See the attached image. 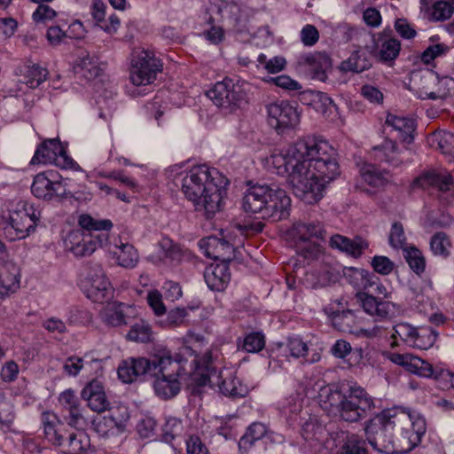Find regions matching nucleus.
Masks as SVG:
<instances>
[{"instance_id": "nucleus-53", "label": "nucleus", "mask_w": 454, "mask_h": 454, "mask_svg": "<svg viewBox=\"0 0 454 454\" xmlns=\"http://www.w3.org/2000/svg\"><path fill=\"white\" fill-rule=\"evenodd\" d=\"M182 431V422L176 418H169L162 427V437L165 442H171Z\"/></svg>"}, {"instance_id": "nucleus-19", "label": "nucleus", "mask_w": 454, "mask_h": 454, "mask_svg": "<svg viewBox=\"0 0 454 454\" xmlns=\"http://www.w3.org/2000/svg\"><path fill=\"white\" fill-rule=\"evenodd\" d=\"M20 287V269L8 260L6 247L0 241V295H7Z\"/></svg>"}, {"instance_id": "nucleus-34", "label": "nucleus", "mask_w": 454, "mask_h": 454, "mask_svg": "<svg viewBox=\"0 0 454 454\" xmlns=\"http://www.w3.org/2000/svg\"><path fill=\"white\" fill-rule=\"evenodd\" d=\"M302 63L306 74L314 80L325 82L327 72L331 68V59H303Z\"/></svg>"}, {"instance_id": "nucleus-4", "label": "nucleus", "mask_w": 454, "mask_h": 454, "mask_svg": "<svg viewBox=\"0 0 454 454\" xmlns=\"http://www.w3.org/2000/svg\"><path fill=\"white\" fill-rule=\"evenodd\" d=\"M243 209L258 214L261 218L278 222L289 216L291 199L286 192L275 184L250 185L242 198Z\"/></svg>"}, {"instance_id": "nucleus-21", "label": "nucleus", "mask_w": 454, "mask_h": 454, "mask_svg": "<svg viewBox=\"0 0 454 454\" xmlns=\"http://www.w3.org/2000/svg\"><path fill=\"white\" fill-rule=\"evenodd\" d=\"M59 160L67 161V152L59 139H48L43 142L35 153L31 163H54L59 165Z\"/></svg>"}, {"instance_id": "nucleus-64", "label": "nucleus", "mask_w": 454, "mask_h": 454, "mask_svg": "<svg viewBox=\"0 0 454 454\" xmlns=\"http://www.w3.org/2000/svg\"><path fill=\"white\" fill-rule=\"evenodd\" d=\"M438 146L442 153L454 156V134L443 133L438 140Z\"/></svg>"}, {"instance_id": "nucleus-42", "label": "nucleus", "mask_w": 454, "mask_h": 454, "mask_svg": "<svg viewBox=\"0 0 454 454\" xmlns=\"http://www.w3.org/2000/svg\"><path fill=\"white\" fill-rule=\"evenodd\" d=\"M337 454H368L366 442L356 434L348 436Z\"/></svg>"}, {"instance_id": "nucleus-5", "label": "nucleus", "mask_w": 454, "mask_h": 454, "mask_svg": "<svg viewBox=\"0 0 454 454\" xmlns=\"http://www.w3.org/2000/svg\"><path fill=\"white\" fill-rule=\"evenodd\" d=\"M406 411L400 409L382 411L364 426L366 440L378 452L383 454H403L401 436L394 438L395 432H400L399 427L409 423Z\"/></svg>"}, {"instance_id": "nucleus-2", "label": "nucleus", "mask_w": 454, "mask_h": 454, "mask_svg": "<svg viewBox=\"0 0 454 454\" xmlns=\"http://www.w3.org/2000/svg\"><path fill=\"white\" fill-rule=\"evenodd\" d=\"M229 180L215 168L193 167L182 180V191L196 211L207 218L222 210Z\"/></svg>"}, {"instance_id": "nucleus-17", "label": "nucleus", "mask_w": 454, "mask_h": 454, "mask_svg": "<svg viewBox=\"0 0 454 454\" xmlns=\"http://www.w3.org/2000/svg\"><path fill=\"white\" fill-rule=\"evenodd\" d=\"M52 176V172H43L35 176L31 185V192L36 198L44 200H52L67 195L65 185L62 182L53 181L51 178Z\"/></svg>"}, {"instance_id": "nucleus-11", "label": "nucleus", "mask_w": 454, "mask_h": 454, "mask_svg": "<svg viewBox=\"0 0 454 454\" xmlns=\"http://www.w3.org/2000/svg\"><path fill=\"white\" fill-rule=\"evenodd\" d=\"M165 347H154L150 356L130 358L123 361L118 368V376L125 383H130L140 378L142 380H152L157 363L160 362V353Z\"/></svg>"}, {"instance_id": "nucleus-10", "label": "nucleus", "mask_w": 454, "mask_h": 454, "mask_svg": "<svg viewBox=\"0 0 454 454\" xmlns=\"http://www.w3.org/2000/svg\"><path fill=\"white\" fill-rule=\"evenodd\" d=\"M39 217L40 213L36 214L32 205L20 202L16 209L10 211L9 220L3 227L5 237L11 241L26 238L35 231Z\"/></svg>"}, {"instance_id": "nucleus-40", "label": "nucleus", "mask_w": 454, "mask_h": 454, "mask_svg": "<svg viewBox=\"0 0 454 454\" xmlns=\"http://www.w3.org/2000/svg\"><path fill=\"white\" fill-rule=\"evenodd\" d=\"M437 336V332L432 327L417 328L411 347L427 350L434 346Z\"/></svg>"}, {"instance_id": "nucleus-60", "label": "nucleus", "mask_w": 454, "mask_h": 454, "mask_svg": "<svg viewBox=\"0 0 454 454\" xmlns=\"http://www.w3.org/2000/svg\"><path fill=\"white\" fill-rule=\"evenodd\" d=\"M186 317L187 311L184 308H176L168 313L166 325L169 327L181 325L184 324Z\"/></svg>"}, {"instance_id": "nucleus-57", "label": "nucleus", "mask_w": 454, "mask_h": 454, "mask_svg": "<svg viewBox=\"0 0 454 454\" xmlns=\"http://www.w3.org/2000/svg\"><path fill=\"white\" fill-rule=\"evenodd\" d=\"M372 266L376 272L381 275H388L394 269V263L387 256L382 255L374 256L372 260Z\"/></svg>"}, {"instance_id": "nucleus-37", "label": "nucleus", "mask_w": 454, "mask_h": 454, "mask_svg": "<svg viewBox=\"0 0 454 454\" xmlns=\"http://www.w3.org/2000/svg\"><path fill=\"white\" fill-rule=\"evenodd\" d=\"M73 70L76 75L86 80H92L102 73V68L94 59H77L73 63Z\"/></svg>"}, {"instance_id": "nucleus-48", "label": "nucleus", "mask_w": 454, "mask_h": 454, "mask_svg": "<svg viewBox=\"0 0 454 454\" xmlns=\"http://www.w3.org/2000/svg\"><path fill=\"white\" fill-rule=\"evenodd\" d=\"M64 419L72 427L81 429L87 425V419L83 415V409L81 405L64 410Z\"/></svg>"}, {"instance_id": "nucleus-7", "label": "nucleus", "mask_w": 454, "mask_h": 454, "mask_svg": "<svg viewBox=\"0 0 454 454\" xmlns=\"http://www.w3.org/2000/svg\"><path fill=\"white\" fill-rule=\"evenodd\" d=\"M43 429L46 438L51 443L60 446L65 454H82L90 446L88 434L79 431L67 436L62 433L63 424L53 413L43 414Z\"/></svg>"}, {"instance_id": "nucleus-28", "label": "nucleus", "mask_w": 454, "mask_h": 454, "mask_svg": "<svg viewBox=\"0 0 454 454\" xmlns=\"http://www.w3.org/2000/svg\"><path fill=\"white\" fill-rule=\"evenodd\" d=\"M386 124L399 133V138L403 142L409 145L413 141L412 133L415 131L416 124L412 118L388 114Z\"/></svg>"}, {"instance_id": "nucleus-29", "label": "nucleus", "mask_w": 454, "mask_h": 454, "mask_svg": "<svg viewBox=\"0 0 454 454\" xmlns=\"http://www.w3.org/2000/svg\"><path fill=\"white\" fill-rule=\"evenodd\" d=\"M207 244L208 249L206 251V254L208 257H212L215 260H220L223 263L229 262L233 260V245L224 239L208 238Z\"/></svg>"}, {"instance_id": "nucleus-56", "label": "nucleus", "mask_w": 454, "mask_h": 454, "mask_svg": "<svg viewBox=\"0 0 454 454\" xmlns=\"http://www.w3.org/2000/svg\"><path fill=\"white\" fill-rule=\"evenodd\" d=\"M403 227L400 223H394L389 234V244L395 247H403L405 243Z\"/></svg>"}, {"instance_id": "nucleus-46", "label": "nucleus", "mask_w": 454, "mask_h": 454, "mask_svg": "<svg viewBox=\"0 0 454 454\" xmlns=\"http://www.w3.org/2000/svg\"><path fill=\"white\" fill-rule=\"evenodd\" d=\"M372 66L369 59H346L339 68L343 73L359 74L368 70Z\"/></svg>"}, {"instance_id": "nucleus-16", "label": "nucleus", "mask_w": 454, "mask_h": 454, "mask_svg": "<svg viewBox=\"0 0 454 454\" xmlns=\"http://www.w3.org/2000/svg\"><path fill=\"white\" fill-rule=\"evenodd\" d=\"M162 70L160 59H133L129 69V79L135 86L151 84Z\"/></svg>"}, {"instance_id": "nucleus-9", "label": "nucleus", "mask_w": 454, "mask_h": 454, "mask_svg": "<svg viewBox=\"0 0 454 454\" xmlns=\"http://www.w3.org/2000/svg\"><path fill=\"white\" fill-rule=\"evenodd\" d=\"M388 296L386 286L375 280L372 287L366 291H359L356 294V301L364 312L376 320L387 319L396 312L397 307L395 303L383 300Z\"/></svg>"}, {"instance_id": "nucleus-61", "label": "nucleus", "mask_w": 454, "mask_h": 454, "mask_svg": "<svg viewBox=\"0 0 454 454\" xmlns=\"http://www.w3.org/2000/svg\"><path fill=\"white\" fill-rule=\"evenodd\" d=\"M401 49L399 40L389 38L382 43L380 47V57H397Z\"/></svg>"}, {"instance_id": "nucleus-54", "label": "nucleus", "mask_w": 454, "mask_h": 454, "mask_svg": "<svg viewBox=\"0 0 454 454\" xmlns=\"http://www.w3.org/2000/svg\"><path fill=\"white\" fill-rule=\"evenodd\" d=\"M259 64H256L258 71L266 70L270 74H275L282 71L286 65V59H258Z\"/></svg>"}, {"instance_id": "nucleus-15", "label": "nucleus", "mask_w": 454, "mask_h": 454, "mask_svg": "<svg viewBox=\"0 0 454 454\" xmlns=\"http://www.w3.org/2000/svg\"><path fill=\"white\" fill-rule=\"evenodd\" d=\"M268 123L278 133L285 129L295 127L300 121L296 108L288 102L280 101L267 106Z\"/></svg>"}, {"instance_id": "nucleus-39", "label": "nucleus", "mask_w": 454, "mask_h": 454, "mask_svg": "<svg viewBox=\"0 0 454 454\" xmlns=\"http://www.w3.org/2000/svg\"><path fill=\"white\" fill-rule=\"evenodd\" d=\"M78 225L81 231L98 233L97 231L111 230L113 223L108 219L98 220L89 214H82L78 217Z\"/></svg>"}, {"instance_id": "nucleus-27", "label": "nucleus", "mask_w": 454, "mask_h": 454, "mask_svg": "<svg viewBox=\"0 0 454 454\" xmlns=\"http://www.w3.org/2000/svg\"><path fill=\"white\" fill-rule=\"evenodd\" d=\"M230 272L227 263H220L206 269L204 278L207 286L214 291H222L230 281Z\"/></svg>"}, {"instance_id": "nucleus-44", "label": "nucleus", "mask_w": 454, "mask_h": 454, "mask_svg": "<svg viewBox=\"0 0 454 454\" xmlns=\"http://www.w3.org/2000/svg\"><path fill=\"white\" fill-rule=\"evenodd\" d=\"M296 247L298 255L307 261L308 263L318 259L322 254L321 247L316 242L298 241Z\"/></svg>"}, {"instance_id": "nucleus-1", "label": "nucleus", "mask_w": 454, "mask_h": 454, "mask_svg": "<svg viewBox=\"0 0 454 454\" xmlns=\"http://www.w3.org/2000/svg\"><path fill=\"white\" fill-rule=\"evenodd\" d=\"M335 150L324 139L298 140L285 152H274L270 164L279 176H286L294 195L312 204L322 197L325 185L340 175Z\"/></svg>"}, {"instance_id": "nucleus-23", "label": "nucleus", "mask_w": 454, "mask_h": 454, "mask_svg": "<svg viewBox=\"0 0 454 454\" xmlns=\"http://www.w3.org/2000/svg\"><path fill=\"white\" fill-rule=\"evenodd\" d=\"M387 357L393 364L403 366L408 372L420 377L430 378L433 375V366L428 362L410 353H391Z\"/></svg>"}, {"instance_id": "nucleus-35", "label": "nucleus", "mask_w": 454, "mask_h": 454, "mask_svg": "<svg viewBox=\"0 0 454 454\" xmlns=\"http://www.w3.org/2000/svg\"><path fill=\"white\" fill-rule=\"evenodd\" d=\"M360 173L364 182L372 187H384L390 181V174L388 171L380 170L372 164H365L363 166Z\"/></svg>"}, {"instance_id": "nucleus-36", "label": "nucleus", "mask_w": 454, "mask_h": 454, "mask_svg": "<svg viewBox=\"0 0 454 454\" xmlns=\"http://www.w3.org/2000/svg\"><path fill=\"white\" fill-rule=\"evenodd\" d=\"M159 246L164 260H168L174 265L180 263L187 254L186 250H184L178 244L174 243L168 238H163L160 241Z\"/></svg>"}, {"instance_id": "nucleus-62", "label": "nucleus", "mask_w": 454, "mask_h": 454, "mask_svg": "<svg viewBox=\"0 0 454 454\" xmlns=\"http://www.w3.org/2000/svg\"><path fill=\"white\" fill-rule=\"evenodd\" d=\"M187 454H208L207 446L197 435H191L186 441Z\"/></svg>"}, {"instance_id": "nucleus-43", "label": "nucleus", "mask_w": 454, "mask_h": 454, "mask_svg": "<svg viewBox=\"0 0 454 454\" xmlns=\"http://www.w3.org/2000/svg\"><path fill=\"white\" fill-rule=\"evenodd\" d=\"M450 246L451 244L448 236L442 231L435 233L431 238L430 248L434 255L446 258L450 254Z\"/></svg>"}, {"instance_id": "nucleus-20", "label": "nucleus", "mask_w": 454, "mask_h": 454, "mask_svg": "<svg viewBox=\"0 0 454 454\" xmlns=\"http://www.w3.org/2000/svg\"><path fill=\"white\" fill-rule=\"evenodd\" d=\"M406 413L409 416V423L399 427L402 443L403 446H404V453L409 452L420 442L421 437L424 435L427 429L426 420L424 418L419 414L412 415L408 412Z\"/></svg>"}, {"instance_id": "nucleus-32", "label": "nucleus", "mask_w": 454, "mask_h": 454, "mask_svg": "<svg viewBox=\"0 0 454 454\" xmlns=\"http://www.w3.org/2000/svg\"><path fill=\"white\" fill-rule=\"evenodd\" d=\"M112 254L117 264L124 268H134L139 259L137 249L129 243L115 245Z\"/></svg>"}, {"instance_id": "nucleus-45", "label": "nucleus", "mask_w": 454, "mask_h": 454, "mask_svg": "<svg viewBox=\"0 0 454 454\" xmlns=\"http://www.w3.org/2000/svg\"><path fill=\"white\" fill-rule=\"evenodd\" d=\"M48 75V70L37 64L27 66L26 73V83L32 89L37 88L44 82Z\"/></svg>"}, {"instance_id": "nucleus-55", "label": "nucleus", "mask_w": 454, "mask_h": 454, "mask_svg": "<svg viewBox=\"0 0 454 454\" xmlns=\"http://www.w3.org/2000/svg\"><path fill=\"white\" fill-rule=\"evenodd\" d=\"M301 43L305 46H313L319 40V32L317 28L310 24L305 25L300 33Z\"/></svg>"}, {"instance_id": "nucleus-31", "label": "nucleus", "mask_w": 454, "mask_h": 454, "mask_svg": "<svg viewBox=\"0 0 454 454\" xmlns=\"http://www.w3.org/2000/svg\"><path fill=\"white\" fill-rule=\"evenodd\" d=\"M294 238L298 241H310V239L317 238L324 239L325 231L320 223H297L294 224Z\"/></svg>"}, {"instance_id": "nucleus-6", "label": "nucleus", "mask_w": 454, "mask_h": 454, "mask_svg": "<svg viewBox=\"0 0 454 454\" xmlns=\"http://www.w3.org/2000/svg\"><path fill=\"white\" fill-rule=\"evenodd\" d=\"M199 369L201 371L199 378L196 379L200 386H218L221 393L224 395L233 398L243 397L247 394V386L243 385L239 380L234 377L231 372L224 378L222 372H218V368L215 364L213 356L210 352L206 353L198 362Z\"/></svg>"}, {"instance_id": "nucleus-18", "label": "nucleus", "mask_w": 454, "mask_h": 454, "mask_svg": "<svg viewBox=\"0 0 454 454\" xmlns=\"http://www.w3.org/2000/svg\"><path fill=\"white\" fill-rule=\"evenodd\" d=\"M136 317V309L121 302L108 303L99 313L101 321L109 327L128 325Z\"/></svg>"}, {"instance_id": "nucleus-38", "label": "nucleus", "mask_w": 454, "mask_h": 454, "mask_svg": "<svg viewBox=\"0 0 454 454\" xmlns=\"http://www.w3.org/2000/svg\"><path fill=\"white\" fill-rule=\"evenodd\" d=\"M237 345L247 353H257L265 346V336L262 332H251L243 340L238 339Z\"/></svg>"}, {"instance_id": "nucleus-30", "label": "nucleus", "mask_w": 454, "mask_h": 454, "mask_svg": "<svg viewBox=\"0 0 454 454\" xmlns=\"http://www.w3.org/2000/svg\"><path fill=\"white\" fill-rule=\"evenodd\" d=\"M130 329L128 332L126 338L129 340L147 343L153 340V332L151 325L143 318H137L131 321Z\"/></svg>"}, {"instance_id": "nucleus-58", "label": "nucleus", "mask_w": 454, "mask_h": 454, "mask_svg": "<svg viewBox=\"0 0 454 454\" xmlns=\"http://www.w3.org/2000/svg\"><path fill=\"white\" fill-rule=\"evenodd\" d=\"M147 302L157 316H161L166 312V307L162 301L161 294L157 291H151L147 294Z\"/></svg>"}, {"instance_id": "nucleus-63", "label": "nucleus", "mask_w": 454, "mask_h": 454, "mask_svg": "<svg viewBox=\"0 0 454 454\" xmlns=\"http://www.w3.org/2000/svg\"><path fill=\"white\" fill-rule=\"evenodd\" d=\"M155 427L156 421L154 419L151 417H145L138 421L137 425V430L141 437L148 438L153 434Z\"/></svg>"}, {"instance_id": "nucleus-14", "label": "nucleus", "mask_w": 454, "mask_h": 454, "mask_svg": "<svg viewBox=\"0 0 454 454\" xmlns=\"http://www.w3.org/2000/svg\"><path fill=\"white\" fill-rule=\"evenodd\" d=\"M207 95L215 106L229 111L239 107L247 101L244 89L231 79L216 82Z\"/></svg>"}, {"instance_id": "nucleus-8", "label": "nucleus", "mask_w": 454, "mask_h": 454, "mask_svg": "<svg viewBox=\"0 0 454 454\" xmlns=\"http://www.w3.org/2000/svg\"><path fill=\"white\" fill-rule=\"evenodd\" d=\"M181 366L173 359L169 349L165 348L160 353V362L157 363L155 371L152 373L153 387L157 395L162 398H171L180 390L178 376Z\"/></svg>"}, {"instance_id": "nucleus-33", "label": "nucleus", "mask_w": 454, "mask_h": 454, "mask_svg": "<svg viewBox=\"0 0 454 454\" xmlns=\"http://www.w3.org/2000/svg\"><path fill=\"white\" fill-rule=\"evenodd\" d=\"M373 151L379 160L386 161L393 167H399L403 163L397 145L391 139H385L380 145L373 147Z\"/></svg>"}, {"instance_id": "nucleus-49", "label": "nucleus", "mask_w": 454, "mask_h": 454, "mask_svg": "<svg viewBox=\"0 0 454 454\" xmlns=\"http://www.w3.org/2000/svg\"><path fill=\"white\" fill-rule=\"evenodd\" d=\"M96 432L100 436L114 434L115 428L119 429L121 425L113 416L103 417L93 423Z\"/></svg>"}, {"instance_id": "nucleus-24", "label": "nucleus", "mask_w": 454, "mask_h": 454, "mask_svg": "<svg viewBox=\"0 0 454 454\" xmlns=\"http://www.w3.org/2000/svg\"><path fill=\"white\" fill-rule=\"evenodd\" d=\"M81 396L93 411L100 413L109 409L110 403L102 383L98 380L89 382L82 390Z\"/></svg>"}, {"instance_id": "nucleus-3", "label": "nucleus", "mask_w": 454, "mask_h": 454, "mask_svg": "<svg viewBox=\"0 0 454 454\" xmlns=\"http://www.w3.org/2000/svg\"><path fill=\"white\" fill-rule=\"evenodd\" d=\"M319 396L325 409L347 422L364 419L374 408L372 397L360 386H350L344 392L335 386H326L321 388Z\"/></svg>"}, {"instance_id": "nucleus-13", "label": "nucleus", "mask_w": 454, "mask_h": 454, "mask_svg": "<svg viewBox=\"0 0 454 454\" xmlns=\"http://www.w3.org/2000/svg\"><path fill=\"white\" fill-rule=\"evenodd\" d=\"M84 270L88 298L98 303L111 300L114 289L102 266L98 262H90L86 264Z\"/></svg>"}, {"instance_id": "nucleus-50", "label": "nucleus", "mask_w": 454, "mask_h": 454, "mask_svg": "<svg viewBox=\"0 0 454 454\" xmlns=\"http://www.w3.org/2000/svg\"><path fill=\"white\" fill-rule=\"evenodd\" d=\"M393 330L392 338L395 339L399 337L401 340L405 342L408 346H411L417 328L408 323L401 322L396 324L393 327Z\"/></svg>"}, {"instance_id": "nucleus-41", "label": "nucleus", "mask_w": 454, "mask_h": 454, "mask_svg": "<svg viewBox=\"0 0 454 454\" xmlns=\"http://www.w3.org/2000/svg\"><path fill=\"white\" fill-rule=\"evenodd\" d=\"M346 275L349 283L356 289L366 291L369 287L373 286L375 277L364 270L349 269Z\"/></svg>"}, {"instance_id": "nucleus-59", "label": "nucleus", "mask_w": 454, "mask_h": 454, "mask_svg": "<svg viewBox=\"0 0 454 454\" xmlns=\"http://www.w3.org/2000/svg\"><path fill=\"white\" fill-rule=\"evenodd\" d=\"M56 12L46 4H40L33 13V20L35 23H45L56 17Z\"/></svg>"}, {"instance_id": "nucleus-26", "label": "nucleus", "mask_w": 454, "mask_h": 454, "mask_svg": "<svg viewBox=\"0 0 454 454\" xmlns=\"http://www.w3.org/2000/svg\"><path fill=\"white\" fill-rule=\"evenodd\" d=\"M330 246L353 257H359L368 247V243L361 237L348 239L345 236L336 234L331 237Z\"/></svg>"}, {"instance_id": "nucleus-12", "label": "nucleus", "mask_w": 454, "mask_h": 454, "mask_svg": "<svg viewBox=\"0 0 454 454\" xmlns=\"http://www.w3.org/2000/svg\"><path fill=\"white\" fill-rule=\"evenodd\" d=\"M108 235L105 232L93 233L73 230L64 239L65 247L75 257L91 255L98 247L107 244Z\"/></svg>"}, {"instance_id": "nucleus-51", "label": "nucleus", "mask_w": 454, "mask_h": 454, "mask_svg": "<svg viewBox=\"0 0 454 454\" xmlns=\"http://www.w3.org/2000/svg\"><path fill=\"white\" fill-rule=\"evenodd\" d=\"M454 12V7L446 1H437L432 6L431 16L434 20H446L450 19Z\"/></svg>"}, {"instance_id": "nucleus-25", "label": "nucleus", "mask_w": 454, "mask_h": 454, "mask_svg": "<svg viewBox=\"0 0 454 454\" xmlns=\"http://www.w3.org/2000/svg\"><path fill=\"white\" fill-rule=\"evenodd\" d=\"M413 184L421 188L436 187L441 192H448L454 184L453 176L448 172L427 171L418 176Z\"/></svg>"}, {"instance_id": "nucleus-47", "label": "nucleus", "mask_w": 454, "mask_h": 454, "mask_svg": "<svg viewBox=\"0 0 454 454\" xmlns=\"http://www.w3.org/2000/svg\"><path fill=\"white\" fill-rule=\"evenodd\" d=\"M404 257L410 268L418 275L423 273L426 267V261L422 253L415 247L404 249Z\"/></svg>"}, {"instance_id": "nucleus-52", "label": "nucleus", "mask_w": 454, "mask_h": 454, "mask_svg": "<svg viewBox=\"0 0 454 454\" xmlns=\"http://www.w3.org/2000/svg\"><path fill=\"white\" fill-rule=\"evenodd\" d=\"M287 348L290 355L294 358H301L308 355L309 346L299 337H291L287 340Z\"/></svg>"}, {"instance_id": "nucleus-22", "label": "nucleus", "mask_w": 454, "mask_h": 454, "mask_svg": "<svg viewBox=\"0 0 454 454\" xmlns=\"http://www.w3.org/2000/svg\"><path fill=\"white\" fill-rule=\"evenodd\" d=\"M429 83H434V90L427 91L428 87H425V96L421 93L419 95L420 99H442L450 96L454 92V79L445 76L439 78L435 73L427 69L422 76Z\"/></svg>"}]
</instances>
